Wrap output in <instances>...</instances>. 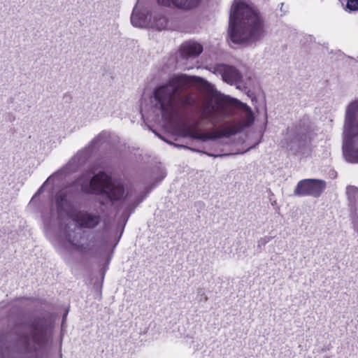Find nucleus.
Returning <instances> with one entry per match:
<instances>
[{"label": "nucleus", "instance_id": "20", "mask_svg": "<svg viewBox=\"0 0 358 358\" xmlns=\"http://www.w3.org/2000/svg\"><path fill=\"white\" fill-rule=\"evenodd\" d=\"M52 180V176H50L47 180L43 184V185L39 188V189L38 190L36 194H41L43 190V188L45 187V186L49 182H50Z\"/></svg>", "mask_w": 358, "mask_h": 358}, {"label": "nucleus", "instance_id": "2", "mask_svg": "<svg viewBox=\"0 0 358 358\" xmlns=\"http://www.w3.org/2000/svg\"><path fill=\"white\" fill-rule=\"evenodd\" d=\"M229 34L236 43H253L262 36L261 18L249 0H234L229 15Z\"/></svg>", "mask_w": 358, "mask_h": 358}, {"label": "nucleus", "instance_id": "15", "mask_svg": "<svg viewBox=\"0 0 358 358\" xmlns=\"http://www.w3.org/2000/svg\"><path fill=\"white\" fill-rule=\"evenodd\" d=\"M110 137V134L107 131H102L98 134L92 141L93 147L99 146L106 142Z\"/></svg>", "mask_w": 358, "mask_h": 358}, {"label": "nucleus", "instance_id": "5", "mask_svg": "<svg viewBox=\"0 0 358 358\" xmlns=\"http://www.w3.org/2000/svg\"><path fill=\"white\" fill-rule=\"evenodd\" d=\"M81 189L86 193L101 194L110 201L120 199L124 192L123 185L119 182H113L104 172L100 171L93 178L79 180Z\"/></svg>", "mask_w": 358, "mask_h": 358}, {"label": "nucleus", "instance_id": "11", "mask_svg": "<svg viewBox=\"0 0 358 358\" xmlns=\"http://www.w3.org/2000/svg\"><path fill=\"white\" fill-rule=\"evenodd\" d=\"M138 3L139 1L134 8L131 16V22L134 27H143L148 24L150 20V17L149 16L147 10L141 9L139 8Z\"/></svg>", "mask_w": 358, "mask_h": 358}, {"label": "nucleus", "instance_id": "19", "mask_svg": "<svg viewBox=\"0 0 358 358\" xmlns=\"http://www.w3.org/2000/svg\"><path fill=\"white\" fill-rule=\"evenodd\" d=\"M192 136L194 138H196V139H201V140H206L208 138L207 136L206 135H200V134H197L196 133H194L192 134Z\"/></svg>", "mask_w": 358, "mask_h": 358}, {"label": "nucleus", "instance_id": "21", "mask_svg": "<svg viewBox=\"0 0 358 358\" xmlns=\"http://www.w3.org/2000/svg\"><path fill=\"white\" fill-rule=\"evenodd\" d=\"M204 154L208 155V156H213L215 157H222V156H227V155H230L231 154H224V155H214L213 154H210V153H208L206 152H203Z\"/></svg>", "mask_w": 358, "mask_h": 358}, {"label": "nucleus", "instance_id": "14", "mask_svg": "<svg viewBox=\"0 0 358 358\" xmlns=\"http://www.w3.org/2000/svg\"><path fill=\"white\" fill-rule=\"evenodd\" d=\"M203 51L202 45L195 41H188L184 43L180 48V52L183 57H196Z\"/></svg>", "mask_w": 358, "mask_h": 358}, {"label": "nucleus", "instance_id": "6", "mask_svg": "<svg viewBox=\"0 0 358 358\" xmlns=\"http://www.w3.org/2000/svg\"><path fill=\"white\" fill-rule=\"evenodd\" d=\"M310 137L306 130L303 129H288L282 146L286 148L293 154L302 157L310 155L312 149L310 144Z\"/></svg>", "mask_w": 358, "mask_h": 358}, {"label": "nucleus", "instance_id": "4", "mask_svg": "<svg viewBox=\"0 0 358 358\" xmlns=\"http://www.w3.org/2000/svg\"><path fill=\"white\" fill-rule=\"evenodd\" d=\"M343 153L351 163H358V99L346 107L343 127Z\"/></svg>", "mask_w": 358, "mask_h": 358}, {"label": "nucleus", "instance_id": "25", "mask_svg": "<svg viewBox=\"0 0 358 358\" xmlns=\"http://www.w3.org/2000/svg\"><path fill=\"white\" fill-rule=\"evenodd\" d=\"M192 150H194V151H197V152H199L200 151L199 150H196L194 149H192Z\"/></svg>", "mask_w": 358, "mask_h": 358}, {"label": "nucleus", "instance_id": "22", "mask_svg": "<svg viewBox=\"0 0 358 358\" xmlns=\"http://www.w3.org/2000/svg\"><path fill=\"white\" fill-rule=\"evenodd\" d=\"M268 242L267 240H266V238H262L259 241V243H262V244H266V243Z\"/></svg>", "mask_w": 358, "mask_h": 358}, {"label": "nucleus", "instance_id": "1", "mask_svg": "<svg viewBox=\"0 0 358 358\" xmlns=\"http://www.w3.org/2000/svg\"><path fill=\"white\" fill-rule=\"evenodd\" d=\"M203 83V79L195 76H174L166 83L154 90L153 107L163 118L171 120L182 110L194 104V99L187 90L194 84Z\"/></svg>", "mask_w": 358, "mask_h": 358}, {"label": "nucleus", "instance_id": "16", "mask_svg": "<svg viewBox=\"0 0 358 358\" xmlns=\"http://www.w3.org/2000/svg\"><path fill=\"white\" fill-rule=\"evenodd\" d=\"M110 241V236L108 234L101 235L96 241V245L99 248H103L106 247Z\"/></svg>", "mask_w": 358, "mask_h": 358}, {"label": "nucleus", "instance_id": "18", "mask_svg": "<svg viewBox=\"0 0 358 358\" xmlns=\"http://www.w3.org/2000/svg\"><path fill=\"white\" fill-rule=\"evenodd\" d=\"M346 8L349 10H358V0H348Z\"/></svg>", "mask_w": 358, "mask_h": 358}, {"label": "nucleus", "instance_id": "8", "mask_svg": "<svg viewBox=\"0 0 358 358\" xmlns=\"http://www.w3.org/2000/svg\"><path fill=\"white\" fill-rule=\"evenodd\" d=\"M48 337L47 327L43 324L37 323L31 327L30 336L23 335L21 336L20 343L24 350L27 351L36 350L46 343Z\"/></svg>", "mask_w": 358, "mask_h": 358}, {"label": "nucleus", "instance_id": "7", "mask_svg": "<svg viewBox=\"0 0 358 358\" xmlns=\"http://www.w3.org/2000/svg\"><path fill=\"white\" fill-rule=\"evenodd\" d=\"M231 113L229 97L213 92L204 104L203 114L213 124L228 117Z\"/></svg>", "mask_w": 358, "mask_h": 358}, {"label": "nucleus", "instance_id": "17", "mask_svg": "<svg viewBox=\"0 0 358 358\" xmlns=\"http://www.w3.org/2000/svg\"><path fill=\"white\" fill-rule=\"evenodd\" d=\"M167 25V20L165 17L161 16L159 18H155L154 26L158 29H163Z\"/></svg>", "mask_w": 358, "mask_h": 358}, {"label": "nucleus", "instance_id": "10", "mask_svg": "<svg viewBox=\"0 0 358 358\" xmlns=\"http://www.w3.org/2000/svg\"><path fill=\"white\" fill-rule=\"evenodd\" d=\"M213 69L214 73L220 75L222 80L230 85L236 84L241 79V74L233 66L221 64L213 67Z\"/></svg>", "mask_w": 358, "mask_h": 358}, {"label": "nucleus", "instance_id": "24", "mask_svg": "<svg viewBox=\"0 0 358 358\" xmlns=\"http://www.w3.org/2000/svg\"><path fill=\"white\" fill-rule=\"evenodd\" d=\"M84 160H82L81 162L80 160L78 161V163H82Z\"/></svg>", "mask_w": 358, "mask_h": 358}, {"label": "nucleus", "instance_id": "23", "mask_svg": "<svg viewBox=\"0 0 358 358\" xmlns=\"http://www.w3.org/2000/svg\"><path fill=\"white\" fill-rule=\"evenodd\" d=\"M175 145L177 147H182L184 148L190 149L189 148H188L187 146H185V145Z\"/></svg>", "mask_w": 358, "mask_h": 358}, {"label": "nucleus", "instance_id": "26", "mask_svg": "<svg viewBox=\"0 0 358 358\" xmlns=\"http://www.w3.org/2000/svg\"><path fill=\"white\" fill-rule=\"evenodd\" d=\"M0 358H3V357H0Z\"/></svg>", "mask_w": 358, "mask_h": 358}, {"label": "nucleus", "instance_id": "13", "mask_svg": "<svg viewBox=\"0 0 358 358\" xmlns=\"http://www.w3.org/2000/svg\"><path fill=\"white\" fill-rule=\"evenodd\" d=\"M201 0H157L159 4L165 6H174L185 10L191 9L196 6Z\"/></svg>", "mask_w": 358, "mask_h": 358}, {"label": "nucleus", "instance_id": "3", "mask_svg": "<svg viewBox=\"0 0 358 358\" xmlns=\"http://www.w3.org/2000/svg\"><path fill=\"white\" fill-rule=\"evenodd\" d=\"M56 205L58 215L66 218L61 224V233L71 245L82 248L84 245L83 229H93L101 222V217L97 213L79 212L73 217L70 215L71 205L64 192L57 196Z\"/></svg>", "mask_w": 358, "mask_h": 358}, {"label": "nucleus", "instance_id": "12", "mask_svg": "<svg viewBox=\"0 0 358 358\" xmlns=\"http://www.w3.org/2000/svg\"><path fill=\"white\" fill-rule=\"evenodd\" d=\"M241 108L243 110V119L241 122L230 129L229 133L231 134L241 131L243 128L250 126L254 122V116L250 108L243 103H241Z\"/></svg>", "mask_w": 358, "mask_h": 358}, {"label": "nucleus", "instance_id": "9", "mask_svg": "<svg viewBox=\"0 0 358 358\" xmlns=\"http://www.w3.org/2000/svg\"><path fill=\"white\" fill-rule=\"evenodd\" d=\"M326 187L324 180L316 179H304L300 180L294 191L298 196H312L319 197Z\"/></svg>", "mask_w": 358, "mask_h": 358}]
</instances>
